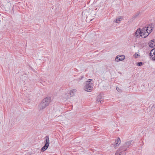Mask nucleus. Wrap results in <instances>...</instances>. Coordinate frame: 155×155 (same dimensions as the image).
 <instances>
[{
  "label": "nucleus",
  "instance_id": "nucleus-1",
  "mask_svg": "<svg viewBox=\"0 0 155 155\" xmlns=\"http://www.w3.org/2000/svg\"><path fill=\"white\" fill-rule=\"evenodd\" d=\"M149 33L148 31H145L144 29L139 28L138 29L134 34V36L136 38H146L148 35Z\"/></svg>",
  "mask_w": 155,
  "mask_h": 155
},
{
  "label": "nucleus",
  "instance_id": "nucleus-2",
  "mask_svg": "<svg viewBox=\"0 0 155 155\" xmlns=\"http://www.w3.org/2000/svg\"><path fill=\"white\" fill-rule=\"evenodd\" d=\"M51 102L50 97H48L44 98L40 104L38 106V109L40 110L45 109Z\"/></svg>",
  "mask_w": 155,
  "mask_h": 155
},
{
  "label": "nucleus",
  "instance_id": "nucleus-3",
  "mask_svg": "<svg viewBox=\"0 0 155 155\" xmlns=\"http://www.w3.org/2000/svg\"><path fill=\"white\" fill-rule=\"evenodd\" d=\"M92 79H89L88 81H87L86 82V85L84 87V90L85 91L87 92H91L92 89L93 88L92 84L93 83L91 82Z\"/></svg>",
  "mask_w": 155,
  "mask_h": 155
},
{
  "label": "nucleus",
  "instance_id": "nucleus-4",
  "mask_svg": "<svg viewBox=\"0 0 155 155\" xmlns=\"http://www.w3.org/2000/svg\"><path fill=\"white\" fill-rule=\"evenodd\" d=\"M126 149H123L122 147H120L117 150L115 155H125Z\"/></svg>",
  "mask_w": 155,
  "mask_h": 155
},
{
  "label": "nucleus",
  "instance_id": "nucleus-5",
  "mask_svg": "<svg viewBox=\"0 0 155 155\" xmlns=\"http://www.w3.org/2000/svg\"><path fill=\"white\" fill-rule=\"evenodd\" d=\"M132 142L131 140H129L126 142L123 145V146L120 147H122L123 149H126V150L127 149L129 146L131 145V143Z\"/></svg>",
  "mask_w": 155,
  "mask_h": 155
},
{
  "label": "nucleus",
  "instance_id": "nucleus-6",
  "mask_svg": "<svg viewBox=\"0 0 155 155\" xmlns=\"http://www.w3.org/2000/svg\"><path fill=\"white\" fill-rule=\"evenodd\" d=\"M150 58L153 60L155 61V48L152 49L149 54Z\"/></svg>",
  "mask_w": 155,
  "mask_h": 155
},
{
  "label": "nucleus",
  "instance_id": "nucleus-7",
  "mask_svg": "<svg viewBox=\"0 0 155 155\" xmlns=\"http://www.w3.org/2000/svg\"><path fill=\"white\" fill-rule=\"evenodd\" d=\"M125 58V56L124 55L120 56L118 55L116 56L115 61H122L124 60Z\"/></svg>",
  "mask_w": 155,
  "mask_h": 155
},
{
  "label": "nucleus",
  "instance_id": "nucleus-8",
  "mask_svg": "<svg viewBox=\"0 0 155 155\" xmlns=\"http://www.w3.org/2000/svg\"><path fill=\"white\" fill-rule=\"evenodd\" d=\"M152 27H151V26H148L147 28L145 27L143 28V29H144L145 31H148L149 34L150 33L152 30Z\"/></svg>",
  "mask_w": 155,
  "mask_h": 155
},
{
  "label": "nucleus",
  "instance_id": "nucleus-9",
  "mask_svg": "<svg viewBox=\"0 0 155 155\" xmlns=\"http://www.w3.org/2000/svg\"><path fill=\"white\" fill-rule=\"evenodd\" d=\"M149 44L150 47L153 48L154 47H155V39L151 40Z\"/></svg>",
  "mask_w": 155,
  "mask_h": 155
},
{
  "label": "nucleus",
  "instance_id": "nucleus-10",
  "mask_svg": "<svg viewBox=\"0 0 155 155\" xmlns=\"http://www.w3.org/2000/svg\"><path fill=\"white\" fill-rule=\"evenodd\" d=\"M45 138L46 139L45 141V145H47L48 146H49V136L47 135L45 137Z\"/></svg>",
  "mask_w": 155,
  "mask_h": 155
},
{
  "label": "nucleus",
  "instance_id": "nucleus-11",
  "mask_svg": "<svg viewBox=\"0 0 155 155\" xmlns=\"http://www.w3.org/2000/svg\"><path fill=\"white\" fill-rule=\"evenodd\" d=\"M76 89H73L70 91L69 94H70V97H73L74 95V93L77 91Z\"/></svg>",
  "mask_w": 155,
  "mask_h": 155
},
{
  "label": "nucleus",
  "instance_id": "nucleus-12",
  "mask_svg": "<svg viewBox=\"0 0 155 155\" xmlns=\"http://www.w3.org/2000/svg\"><path fill=\"white\" fill-rule=\"evenodd\" d=\"M102 101V99L101 96H98L97 98V103H101V101Z\"/></svg>",
  "mask_w": 155,
  "mask_h": 155
},
{
  "label": "nucleus",
  "instance_id": "nucleus-13",
  "mask_svg": "<svg viewBox=\"0 0 155 155\" xmlns=\"http://www.w3.org/2000/svg\"><path fill=\"white\" fill-rule=\"evenodd\" d=\"M122 19V17H119L118 18H117L116 20H115L114 21L115 22L119 23Z\"/></svg>",
  "mask_w": 155,
  "mask_h": 155
},
{
  "label": "nucleus",
  "instance_id": "nucleus-14",
  "mask_svg": "<svg viewBox=\"0 0 155 155\" xmlns=\"http://www.w3.org/2000/svg\"><path fill=\"white\" fill-rule=\"evenodd\" d=\"M48 146L46 145H45L41 148V151L42 152L45 151L48 148Z\"/></svg>",
  "mask_w": 155,
  "mask_h": 155
},
{
  "label": "nucleus",
  "instance_id": "nucleus-15",
  "mask_svg": "<svg viewBox=\"0 0 155 155\" xmlns=\"http://www.w3.org/2000/svg\"><path fill=\"white\" fill-rule=\"evenodd\" d=\"M116 145L117 144V146H118L119 144L120 143V139L119 138H118L117 139V140L116 141Z\"/></svg>",
  "mask_w": 155,
  "mask_h": 155
},
{
  "label": "nucleus",
  "instance_id": "nucleus-16",
  "mask_svg": "<svg viewBox=\"0 0 155 155\" xmlns=\"http://www.w3.org/2000/svg\"><path fill=\"white\" fill-rule=\"evenodd\" d=\"M134 57L135 58H137L139 57H140V55L137 53H135L134 55Z\"/></svg>",
  "mask_w": 155,
  "mask_h": 155
},
{
  "label": "nucleus",
  "instance_id": "nucleus-17",
  "mask_svg": "<svg viewBox=\"0 0 155 155\" xmlns=\"http://www.w3.org/2000/svg\"><path fill=\"white\" fill-rule=\"evenodd\" d=\"M143 64H144V63H143L142 62H138V63H137V65L140 66L142 65H143Z\"/></svg>",
  "mask_w": 155,
  "mask_h": 155
},
{
  "label": "nucleus",
  "instance_id": "nucleus-18",
  "mask_svg": "<svg viewBox=\"0 0 155 155\" xmlns=\"http://www.w3.org/2000/svg\"><path fill=\"white\" fill-rule=\"evenodd\" d=\"M116 88L117 91L119 92H121L122 91V90L119 87H116Z\"/></svg>",
  "mask_w": 155,
  "mask_h": 155
},
{
  "label": "nucleus",
  "instance_id": "nucleus-19",
  "mask_svg": "<svg viewBox=\"0 0 155 155\" xmlns=\"http://www.w3.org/2000/svg\"><path fill=\"white\" fill-rule=\"evenodd\" d=\"M115 147H117V145L116 146L115 145Z\"/></svg>",
  "mask_w": 155,
  "mask_h": 155
},
{
  "label": "nucleus",
  "instance_id": "nucleus-20",
  "mask_svg": "<svg viewBox=\"0 0 155 155\" xmlns=\"http://www.w3.org/2000/svg\"><path fill=\"white\" fill-rule=\"evenodd\" d=\"M83 77H84L83 76H82V78H83Z\"/></svg>",
  "mask_w": 155,
  "mask_h": 155
}]
</instances>
